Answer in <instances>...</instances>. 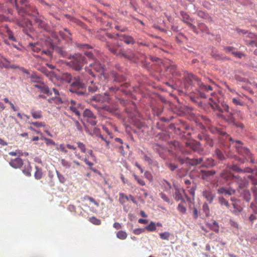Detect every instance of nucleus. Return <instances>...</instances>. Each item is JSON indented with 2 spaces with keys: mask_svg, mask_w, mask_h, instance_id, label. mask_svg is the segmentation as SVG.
<instances>
[{
  "mask_svg": "<svg viewBox=\"0 0 257 257\" xmlns=\"http://www.w3.org/2000/svg\"><path fill=\"white\" fill-rule=\"evenodd\" d=\"M184 83L185 88L189 90L190 88L196 84L198 86V92L201 98H207L215 94L211 86L204 84L198 77L191 73H187L185 74Z\"/></svg>",
  "mask_w": 257,
  "mask_h": 257,
  "instance_id": "f257e3e1",
  "label": "nucleus"
},
{
  "mask_svg": "<svg viewBox=\"0 0 257 257\" xmlns=\"http://www.w3.org/2000/svg\"><path fill=\"white\" fill-rule=\"evenodd\" d=\"M85 81L86 79L82 75L75 77L74 81L70 86L69 91L80 95L84 94L83 89L85 87Z\"/></svg>",
  "mask_w": 257,
  "mask_h": 257,
  "instance_id": "f03ea898",
  "label": "nucleus"
},
{
  "mask_svg": "<svg viewBox=\"0 0 257 257\" xmlns=\"http://www.w3.org/2000/svg\"><path fill=\"white\" fill-rule=\"evenodd\" d=\"M229 139L230 141L232 142V143L234 144V147L238 154L243 156L246 161H249L251 164L255 163V160L253 158L252 154L250 150L243 146L242 142L238 140L233 141L231 137Z\"/></svg>",
  "mask_w": 257,
  "mask_h": 257,
  "instance_id": "7ed1b4c3",
  "label": "nucleus"
},
{
  "mask_svg": "<svg viewBox=\"0 0 257 257\" xmlns=\"http://www.w3.org/2000/svg\"><path fill=\"white\" fill-rule=\"evenodd\" d=\"M69 66L76 71L80 70L86 63L85 57L80 54H76L70 58Z\"/></svg>",
  "mask_w": 257,
  "mask_h": 257,
  "instance_id": "20e7f679",
  "label": "nucleus"
},
{
  "mask_svg": "<svg viewBox=\"0 0 257 257\" xmlns=\"http://www.w3.org/2000/svg\"><path fill=\"white\" fill-rule=\"evenodd\" d=\"M15 7L18 13L22 16L26 14L35 17L39 14L36 8L29 4L26 7H20L18 4V0H15Z\"/></svg>",
  "mask_w": 257,
  "mask_h": 257,
  "instance_id": "39448f33",
  "label": "nucleus"
},
{
  "mask_svg": "<svg viewBox=\"0 0 257 257\" xmlns=\"http://www.w3.org/2000/svg\"><path fill=\"white\" fill-rule=\"evenodd\" d=\"M89 66L91 67V69H89L88 67H86L85 68V71L93 77H94L93 70L97 72L100 73V74L103 72V66L97 61H95L93 63L90 64Z\"/></svg>",
  "mask_w": 257,
  "mask_h": 257,
  "instance_id": "423d86ee",
  "label": "nucleus"
},
{
  "mask_svg": "<svg viewBox=\"0 0 257 257\" xmlns=\"http://www.w3.org/2000/svg\"><path fill=\"white\" fill-rule=\"evenodd\" d=\"M235 176V175H234L228 169L223 170L220 174V178L226 182H229V185H231V184L233 183Z\"/></svg>",
  "mask_w": 257,
  "mask_h": 257,
  "instance_id": "0eeeda50",
  "label": "nucleus"
},
{
  "mask_svg": "<svg viewBox=\"0 0 257 257\" xmlns=\"http://www.w3.org/2000/svg\"><path fill=\"white\" fill-rule=\"evenodd\" d=\"M91 100L100 103L109 102L110 97L107 92H105L103 94H96L93 96Z\"/></svg>",
  "mask_w": 257,
  "mask_h": 257,
  "instance_id": "6e6552de",
  "label": "nucleus"
},
{
  "mask_svg": "<svg viewBox=\"0 0 257 257\" xmlns=\"http://www.w3.org/2000/svg\"><path fill=\"white\" fill-rule=\"evenodd\" d=\"M215 95H216L215 93L213 94L212 96H209V97H208L209 98V100L210 101L209 103L210 105V106L213 109L218 110L220 112H223V111L228 112L229 111V106L225 104H222V106L223 108V110L222 109H221L220 106L216 104V103L215 102L214 100V96Z\"/></svg>",
  "mask_w": 257,
  "mask_h": 257,
  "instance_id": "1a4fd4ad",
  "label": "nucleus"
},
{
  "mask_svg": "<svg viewBox=\"0 0 257 257\" xmlns=\"http://www.w3.org/2000/svg\"><path fill=\"white\" fill-rule=\"evenodd\" d=\"M17 24L23 28V31L29 35V32L31 31V23L27 19H19L17 21Z\"/></svg>",
  "mask_w": 257,
  "mask_h": 257,
  "instance_id": "9d476101",
  "label": "nucleus"
},
{
  "mask_svg": "<svg viewBox=\"0 0 257 257\" xmlns=\"http://www.w3.org/2000/svg\"><path fill=\"white\" fill-rule=\"evenodd\" d=\"M186 147L195 152L200 153L202 151L200 142L194 140L188 141L185 143Z\"/></svg>",
  "mask_w": 257,
  "mask_h": 257,
  "instance_id": "9b49d317",
  "label": "nucleus"
},
{
  "mask_svg": "<svg viewBox=\"0 0 257 257\" xmlns=\"http://www.w3.org/2000/svg\"><path fill=\"white\" fill-rule=\"evenodd\" d=\"M233 183H236L237 184V189H243L246 187L248 185V182L247 180L245 178H242L238 175L235 176L234 177Z\"/></svg>",
  "mask_w": 257,
  "mask_h": 257,
  "instance_id": "f8f14e48",
  "label": "nucleus"
},
{
  "mask_svg": "<svg viewBox=\"0 0 257 257\" xmlns=\"http://www.w3.org/2000/svg\"><path fill=\"white\" fill-rule=\"evenodd\" d=\"M34 87L38 88L40 92L46 94L49 96L52 94L49 87L44 83L43 81L39 84L34 85Z\"/></svg>",
  "mask_w": 257,
  "mask_h": 257,
  "instance_id": "ddd939ff",
  "label": "nucleus"
},
{
  "mask_svg": "<svg viewBox=\"0 0 257 257\" xmlns=\"http://www.w3.org/2000/svg\"><path fill=\"white\" fill-rule=\"evenodd\" d=\"M116 36L119 37L121 41H123L127 45L134 44L135 41L134 39L131 36L126 35L125 34H117Z\"/></svg>",
  "mask_w": 257,
  "mask_h": 257,
  "instance_id": "4468645a",
  "label": "nucleus"
},
{
  "mask_svg": "<svg viewBox=\"0 0 257 257\" xmlns=\"http://www.w3.org/2000/svg\"><path fill=\"white\" fill-rule=\"evenodd\" d=\"M203 196L210 204L212 203L215 197V194L209 190H205L202 192Z\"/></svg>",
  "mask_w": 257,
  "mask_h": 257,
  "instance_id": "2eb2a0df",
  "label": "nucleus"
},
{
  "mask_svg": "<svg viewBox=\"0 0 257 257\" xmlns=\"http://www.w3.org/2000/svg\"><path fill=\"white\" fill-rule=\"evenodd\" d=\"M216 173L214 170H201L200 176L202 179L209 181L211 177H213Z\"/></svg>",
  "mask_w": 257,
  "mask_h": 257,
  "instance_id": "dca6fc26",
  "label": "nucleus"
},
{
  "mask_svg": "<svg viewBox=\"0 0 257 257\" xmlns=\"http://www.w3.org/2000/svg\"><path fill=\"white\" fill-rule=\"evenodd\" d=\"M203 161V158L202 157H201L199 159H189L188 158H186V160H185L184 159H181L180 160V162L181 163H184L185 162H186L187 163H189L192 166L197 165L198 164H200L201 162H202Z\"/></svg>",
  "mask_w": 257,
  "mask_h": 257,
  "instance_id": "f3484780",
  "label": "nucleus"
},
{
  "mask_svg": "<svg viewBox=\"0 0 257 257\" xmlns=\"http://www.w3.org/2000/svg\"><path fill=\"white\" fill-rule=\"evenodd\" d=\"M10 165L15 169L20 168L23 165V161L21 158L18 157L12 160L10 162Z\"/></svg>",
  "mask_w": 257,
  "mask_h": 257,
  "instance_id": "a211bd4d",
  "label": "nucleus"
},
{
  "mask_svg": "<svg viewBox=\"0 0 257 257\" xmlns=\"http://www.w3.org/2000/svg\"><path fill=\"white\" fill-rule=\"evenodd\" d=\"M168 71L173 76L180 77L181 76V73L178 71L177 66L175 64L170 65L168 68Z\"/></svg>",
  "mask_w": 257,
  "mask_h": 257,
  "instance_id": "6ab92c4d",
  "label": "nucleus"
},
{
  "mask_svg": "<svg viewBox=\"0 0 257 257\" xmlns=\"http://www.w3.org/2000/svg\"><path fill=\"white\" fill-rule=\"evenodd\" d=\"M106 47L111 53L115 55L117 54L118 51L119 50L118 46L112 45L108 42H106Z\"/></svg>",
  "mask_w": 257,
  "mask_h": 257,
  "instance_id": "aec40b11",
  "label": "nucleus"
},
{
  "mask_svg": "<svg viewBox=\"0 0 257 257\" xmlns=\"http://www.w3.org/2000/svg\"><path fill=\"white\" fill-rule=\"evenodd\" d=\"M2 28L4 31H6L7 32L9 39L13 41H16V38L14 36L13 32L10 30L8 26L7 25H5L2 26Z\"/></svg>",
  "mask_w": 257,
  "mask_h": 257,
  "instance_id": "412c9836",
  "label": "nucleus"
},
{
  "mask_svg": "<svg viewBox=\"0 0 257 257\" xmlns=\"http://www.w3.org/2000/svg\"><path fill=\"white\" fill-rule=\"evenodd\" d=\"M162 188L164 191L167 192H170V190L172 188L171 184L170 182L166 180L162 181Z\"/></svg>",
  "mask_w": 257,
  "mask_h": 257,
  "instance_id": "4be33fe9",
  "label": "nucleus"
},
{
  "mask_svg": "<svg viewBox=\"0 0 257 257\" xmlns=\"http://www.w3.org/2000/svg\"><path fill=\"white\" fill-rule=\"evenodd\" d=\"M34 21H35V25L38 27H39L41 29H46L47 25H46V23L44 21H43L38 18H36L35 19Z\"/></svg>",
  "mask_w": 257,
  "mask_h": 257,
  "instance_id": "5701e85b",
  "label": "nucleus"
},
{
  "mask_svg": "<svg viewBox=\"0 0 257 257\" xmlns=\"http://www.w3.org/2000/svg\"><path fill=\"white\" fill-rule=\"evenodd\" d=\"M214 160L211 158H206L203 163V166L210 168L215 166Z\"/></svg>",
  "mask_w": 257,
  "mask_h": 257,
  "instance_id": "b1692460",
  "label": "nucleus"
},
{
  "mask_svg": "<svg viewBox=\"0 0 257 257\" xmlns=\"http://www.w3.org/2000/svg\"><path fill=\"white\" fill-rule=\"evenodd\" d=\"M181 16L182 17V21L187 25L189 24L192 22L191 19L189 16L185 12H181Z\"/></svg>",
  "mask_w": 257,
  "mask_h": 257,
  "instance_id": "393cba45",
  "label": "nucleus"
},
{
  "mask_svg": "<svg viewBox=\"0 0 257 257\" xmlns=\"http://www.w3.org/2000/svg\"><path fill=\"white\" fill-rule=\"evenodd\" d=\"M30 79L31 82L37 83V84H39L43 81L42 79L35 74L31 75L30 76Z\"/></svg>",
  "mask_w": 257,
  "mask_h": 257,
  "instance_id": "a878e982",
  "label": "nucleus"
},
{
  "mask_svg": "<svg viewBox=\"0 0 257 257\" xmlns=\"http://www.w3.org/2000/svg\"><path fill=\"white\" fill-rule=\"evenodd\" d=\"M112 77L114 81L120 82L125 80V77L117 73H112Z\"/></svg>",
  "mask_w": 257,
  "mask_h": 257,
  "instance_id": "bb28decb",
  "label": "nucleus"
},
{
  "mask_svg": "<svg viewBox=\"0 0 257 257\" xmlns=\"http://www.w3.org/2000/svg\"><path fill=\"white\" fill-rule=\"evenodd\" d=\"M119 202L121 205H124L128 201V197L123 193H119Z\"/></svg>",
  "mask_w": 257,
  "mask_h": 257,
  "instance_id": "cd10ccee",
  "label": "nucleus"
},
{
  "mask_svg": "<svg viewBox=\"0 0 257 257\" xmlns=\"http://www.w3.org/2000/svg\"><path fill=\"white\" fill-rule=\"evenodd\" d=\"M32 168L29 164H25L24 169L22 170L23 173L27 176L30 177L31 176Z\"/></svg>",
  "mask_w": 257,
  "mask_h": 257,
  "instance_id": "c85d7f7f",
  "label": "nucleus"
},
{
  "mask_svg": "<svg viewBox=\"0 0 257 257\" xmlns=\"http://www.w3.org/2000/svg\"><path fill=\"white\" fill-rule=\"evenodd\" d=\"M31 114L33 117L35 119H40L43 117L42 112L41 110L36 111L32 110L31 111Z\"/></svg>",
  "mask_w": 257,
  "mask_h": 257,
  "instance_id": "c756f323",
  "label": "nucleus"
},
{
  "mask_svg": "<svg viewBox=\"0 0 257 257\" xmlns=\"http://www.w3.org/2000/svg\"><path fill=\"white\" fill-rule=\"evenodd\" d=\"M62 79L65 82L70 83H71V82L72 80V77L70 74H69L67 72L64 73L62 75Z\"/></svg>",
  "mask_w": 257,
  "mask_h": 257,
  "instance_id": "7c9ffc66",
  "label": "nucleus"
},
{
  "mask_svg": "<svg viewBox=\"0 0 257 257\" xmlns=\"http://www.w3.org/2000/svg\"><path fill=\"white\" fill-rule=\"evenodd\" d=\"M36 171L35 172V178L37 179H40L42 178L43 173L41 168H39L38 166L35 167Z\"/></svg>",
  "mask_w": 257,
  "mask_h": 257,
  "instance_id": "2f4dec72",
  "label": "nucleus"
},
{
  "mask_svg": "<svg viewBox=\"0 0 257 257\" xmlns=\"http://www.w3.org/2000/svg\"><path fill=\"white\" fill-rule=\"evenodd\" d=\"M90 82L91 84L88 86V91L91 93L95 92L98 89V86L96 83H94L93 81L92 80H91Z\"/></svg>",
  "mask_w": 257,
  "mask_h": 257,
  "instance_id": "473e14b6",
  "label": "nucleus"
},
{
  "mask_svg": "<svg viewBox=\"0 0 257 257\" xmlns=\"http://www.w3.org/2000/svg\"><path fill=\"white\" fill-rule=\"evenodd\" d=\"M218 203L221 206H225L227 208H229V204L228 202L223 197H219L218 198Z\"/></svg>",
  "mask_w": 257,
  "mask_h": 257,
  "instance_id": "72a5a7b5",
  "label": "nucleus"
},
{
  "mask_svg": "<svg viewBox=\"0 0 257 257\" xmlns=\"http://www.w3.org/2000/svg\"><path fill=\"white\" fill-rule=\"evenodd\" d=\"M38 44L30 43L29 44V47L33 52L38 53L41 51V49L39 47H38Z\"/></svg>",
  "mask_w": 257,
  "mask_h": 257,
  "instance_id": "f704fd0d",
  "label": "nucleus"
},
{
  "mask_svg": "<svg viewBox=\"0 0 257 257\" xmlns=\"http://www.w3.org/2000/svg\"><path fill=\"white\" fill-rule=\"evenodd\" d=\"M116 236L120 239L124 240L127 237V234L125 231L120 230L117 232Z\"/></svg>",
  "mask_w": 257,
  "mask_h": 257,
  "instance_id": "c9c22d12",
  "label": "nucleus"
},
{
  "mask_svg": "<svg viewBox=\"0 0 257 257\" xmlns=\"http://www.w3.org/2000/svg\"><path fill=\"white\" fill-rule=\"evenodd\" d=\"M62 166L66 169H69L71 167V163L65 160L62 159L60 161Z\"/></svg>",
  "mask_w": 257,
  "mask_h": 257,
  "instance_id": "e433bc0d",
  "label": "nucleus"
},
{
  "mask_svg": "<svg viewBox=\"0 0 257 257\" xmlns=\"http://www.w3.org/2000/svg\"><path fill=\"white\" fill-rule=\"evenodd\" d=\"M40 71L48 77L52 78L53 76V73L51 71H49L45 67H42L40 69Z\"/></svg>",
  "mask_w": 257,
  "mask_h": 257,
  "instance_id": "4c0bfd02",
  "label": "nucleus"
},
{
  "mask_svg": "<svg viewBox=\"0 0 257 257\" xmlns=\"http://www.w3.org/2000/svg\"><path fill=\"white\" fill-rule=\"evenodd\" d=\"M211 55L213 58L215 59L216 60H222L223 59L224 56L219 54L216 51H212Z\"/></svg>",
  "mask_w": 257,
  "mask_h": 257,
  "instance_id": "58836bf2",
  "label": "nucleus"
},
{
  "mask_svg": "<svg viewBox=\"0 0 257 257\" xmlns=\"http://www.w3.org/2000/svg\"><path fill=\"white\" fill-rule=\"evenodd\" d=\"M83 115L84 117L88 118L94 116L92 112L89 109H85L83 113Z\"/></svg>",
  "mask_w": 257,
  "mask_h": 257,
  "instance_id": "ea45409f",
  "label": "nucleus"
},
{
  "mask_svg": "<svg viewBox=\"0 0 257 257\" xmlns=\"http://www.w3.org/2000/svg\"><path fill=\"white\" fill-rule=\"evenodd\" d=\"M145 228L149 231H154L156 230V224L154 222L151 221L150 224L145 227Z\"/></svg>",
  "mask_w": 257,
  "mask_h": 257,
  "instance_id": "a19ab883",
  "label": "nucleus"
},
{
  "mask_svg": "<svg viewBox=\"0 0 257 257\" xmlns=\"http://www.w3.org/2000/svg\"><path fill=\"white\" fill-rule=\"evenodd\" d=\"M88 220L95 225H100L101 224V220L94 216L89 217Z\"/></svg>",
  "mask_w": 257,
  "mask_h": 257,
  "instance_id": "79ce46f5",
  "label": "nucleus"
},
{
  "mask_svg": "<svg viewBox=\"0 0 257 257\" xmlns=\"http://www.w3.org/2000/svg\"><path fill=\"white\" fill-rule=\"evenodd\" d=\"M86 120L88 123L90 124L92 126H94L97 123V120L96 117L94 115L91 117L86 118Z\"/></svg>",
  "mask_w": 257,
  "mask_h": 257,
  "instance_id": "37998d69",
  "label": "nucleus"
},
{
  "mask_svg": "<svg viewBox=\"0 0 257 257\" xmlns=\"http://www.w3.org/2000/svg\"><path fill=\"white\" fill-rule=\"evenodd\" d=\"M174 198L176 201H179L182 199L181 191L179 189H176Z\"/></svg>",
  "mask_w": 257,
  "mask_h": 257,
  "instance_id": "c03bdc74",
  "label": "nucleus"
},
{
  "mask_svg": "<svg viewBox=\"0 0 257 257\" xmlns=\"http://www.w3.org/2000/svg\"><path fill=\"white\" fill-rule=\"evenodd\" d=\"M232 205L234 208V209L232 211V212H233V213L240 212L242 210V208L239 205H238L236 202H233L232 203Z\"/></svg>",
  "mask_w": 257,
  "mask_h": 257,
  "instance_id": "a18cd8bd",
  "label": "nucleus"
},
{
  "mask_svg": "<svg viewBox=\"0 0 257 257\" xmlns=\"http://www.w3.org/2000/svg\"><path fill=\"white\" fill-rule=\"evenodd\" d=\"M133 176L135 179L137 181L138 183L141 186H145L146 185V183L144 180L140 178L139 177L137 176L135 174H133Z\"/></svg>",
  "mask_w": 257,
  "mask_h": 257,
  "instance_id": "49530a36",
  "label": "nucleus"
},
{
  "mask_svg": "<svg viewBox=\"0 0 257 257\" xmlns=\"http://www.w3.org/2000/svg\"><path fill=\"white\" fill-rule=\"evenodd\" d=\"M42 139H43V140L45 141V143L47 146H49V145L55 146V145H56V143H55V142L53 140H52V139H48V138H47L44 137H43L42 138Z\"/></svg>",
  "mask_w": 257,
  "mask_h": 257,
  "instance_id": "de8ad7c7",
  "label": "nucleus"
},
{
  "mask_svg": "<svg viewBox=\"0 0 257 257\" xmlns=\"http://www.w3.org/2000/svg\"><path fill=\"white\" fill-rule=\"evenodd\" d=\"M159 235L161 239L164 240H169L170 234L169 232L166 231L164 232L160 233Z\"/></svg>",
  "mask_w": 257,
  "mask_h": 257,
  "instance_id": "09e8293b",
  "label": "nucleus"
},
{
  "mask_svg": "<svg viewBox=\"0 0 257 257\" xmlns=\"http://www.w3.org/2000/svg\"><path fill=\"white\" fill-rule=\"evenodd\" d=\"M202 210L205 213L206 216H208L210 213L209 207L207 203L203 204L202 206Z\"/></svg>",
  "mask_w": 257,
  "mask_h": 257,
  "instance_id": "8fccbe9b",
  "label": "nucleus"
},
{
  "mask_svg": "<svg viewBox=\"0 0 257 257\" xmlns=\"http://www.w3.org/2000/svg\"><path fill=\"white\" fill-rule=\"evenodd\" d=\"M215 154L217 156V158L220 160H223L225 159V157L224 156L223 153L221 152L220 150L219 149H216L215 151Z\"/></svg>",
  "mask_w": 257,
  "mask_h": 257,
  "instance_id": "3c124183",
  "label": "nucleus"
},
{
  "mask_svg": "<svg viewBox=\"0 0 257 257\" xmlns=\"http://www.w3.org/2000/svg\"><path fill=\"white\" fill-rule=\"evenodd\" d=\"M56 149L59 151H60L61 152H63L65 154L67 153V150L66 149V147L65 146V145L64 144H60L59 147H58Z\"/></svg>",
  "mask_w": 257,
  "mask_h": 257,
  "instance_id": "603ef678",
  "label": "nucleus"
},
{
  "mask_svg": "<svg viewBox=\"0 0 257 257\" xmlns=\"http://www.w3.org/2000/svg\"><path fill=\"white\" fill-rule=\"evenodd\" d=\"M198 27L201 31L207 33L208 31V28L205 24H204V23H200L198 25Z\"/></svg>",
  "mask_w": 257,
  "mask_h": 257,
  "instance_id": "864d4df0",
  "label": "nucleus"
},
{
  "mask_svg": "<svg viewBox=\"0 0 257 257\" xmlns=\"http://www.w3.org/2000/svg\"><path fill=\"white\" fill-rule=\"evenodd\" d=\"M159 195L160 196V197L165 202H167L168 203H170V199L168 197V196L165 194L163 192H161L160 194H159Z\"/></svg>",
  "mask_w": 257,
  "mask_h": 257,
  "instance_id": "5fc2aeb1",
  "label": "nucleus"
},
{
  "mask_svg": "<svg viewBox=\"0 0 257 257\" xmlns=\"http://www.w3.org/2000/svg\"><path fill=\"white\" fill-rule=\"evenodd\" d=\"M178 211L181 213L184 214L186 212V207L181 204H179L177 207Z\"/></svg>",
  "mask_w": 257,
  "mask_h": 257,
  "instance_id": "6e6d98bb",
  "label": "nucleus"
},
{
  "mask_svg": "<svg viewBox=\"0 0 257 257\" xmlns=\"http://www.w3.org/2000/svg\"><path fill=\"white\" fill-rule=\"evenodd\" d=\"M78 147L79 149L81 150V151L82 153H85L86 152V147L85 145L81 142L77 143Z\"/></svg>",
  "mask_w": 257,
  "mask_h": 257,
  "instance_id": "4d7b16f0",
  "label": "nucleus"
},
{
  "mask_svg": "<svg viewBox=\"0 0 257 257\" xmlns=\"http://www.w3.org/2000/svg\"><path fill=\"white\" fill-rule=\"evenodd\" d=\"M230 169L232 171H235L237 173H242L243 170L242 169L239 168L237 165H232L230 167Z\"/></svg>",
  "mask_w": 257,
  "mask_h": 257,
  "instance_id": "13d9d810",
  "label": "nucleus"
},
{
  "mask_svg": "<svg viewBox=\"0 0 257 257\" xmlns=\"http://www.w3.org/2000/svg\"><path fill=\"white\" fill-rule=\"evenodd\" d=\"M197 138L199 140H204L205 141V140L208 139V137L206 136L203 134H199L197 136Z\"/></svg>",
  "mask_w": 257,
  "mask_h": 257,
  "instance_id": "bf43d9fd",
  "label": "nucleus"
},
{
  "mask_svg": "<svg viewBox=\"0 0 257 257\" xmlns=\"http://www.w3.org/2000/svg\"><path fill=\"white\" fill-rule=\"evenodd\" d=\"M167 166L171 171H174L177 168V166L176 165H175L174 164H172V163H167Z\"/></svg>",
  "mask_w": 257,
  "mask_h": 257,
  "instance_id": "052dcab7",
  "label": "nucleus"
},
{
  "mask_svg": "<svg viewBox=\"0 0 257 257\" xmlns=\"http://www.w3.org/2000/svg\"><path fill=\"white\" fill-rule=\"evenodd\" d=\"M31 124L38 127H43L45 126L44 123L42 122H32V123H31Z\"/></svg>",
  "mask_w": 257,
  "mask_h": 257,
  "instance_id": "680f3d73",
  "label": "nucleus"
},
{
  "mask_svg": "<svg viewBox=\"0 0 257 257\" xmlns=\"http://www.w3.org/2000/svg\"><path fill=\"white\" fill-rule=\"evenodd\" d=\"M74 124L75 126L76 127L77 129L79 131L81 132L82 130V127L80 124V123L77 120H75L74 121Z\"/></svg>",
  "mask_w": 257,
  "mask_h": 257,
  "instance_id": "e2e57ef3",
  "label": "nucleus"
},
{
  "mask_svg": "<svg viewBox=\"0 0 257 257\" xmlns=\"http://www.w3.org/2000/svg\"><path fill=\"white\" fill-rule=\"evenodd\" d=\"M57 176L58 177V179H59L60 182L62 183H64L66 180V179L65 178V177L63 176V175H62V174H61L57 172Z\"/></svg>",
  "mask_w": 257,
  "mask_h": 257,
  "instance_id": "0e129e2a",
  "label": "nucleus"
},
{
  "mask_svg": "<svg viewBox=\"0 0 257 257\" xmlns=\"http://www.w3.org/2000/svg\"><path fill=\"white\" fill-rule=\"evenodd\" d=\"M103 108L104 110H105L107 111H108L110 113H113L115 111V109L114 108H112V107H111L108 106H104Z\"/></svg>",
  "mask_w": 257,
  "mask_h": 257,
  "instance_id": "69168bd1",
  "label": "nucleus"
},
{
  "mask_svg": "<svg viewBox=\"0 0 257 257\" xmlns=\"http://www.w3.org/2000/svg\"><path fill=\"white\" fill-rule=\"evenodd\" d=\"M232 54L236 58H241L243 54L240 52H232Z\"/></svg>",
  "mask_w": 257,
  "mask_h": 257,
  "instance_id": "338daca9",
  "label": "nucleus"
},
{
  "mask_svg": "<svg viewBox=\"0 0 257 257\" xmlns=\"http://www.w3.org/2000/svg\"><path fill=\"white\" fill-rule=\"evenodd\" d=\"M248 178L251 180V181L253 185H257V179L256 178H255L254 177H253L252 175H249L248 176Z\"/></svg>",
  "mask_w": 257,
  "mask_h": 257,
  "instance_id": "774afa93",
  "label": "nucleus"
}]
</instances>
